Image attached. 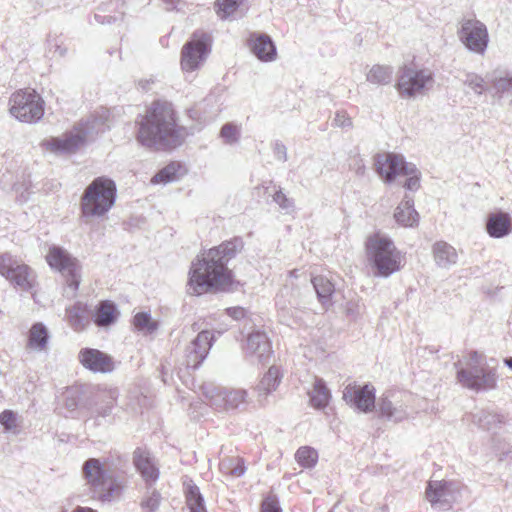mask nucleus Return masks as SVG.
<instances>
[{
    "label": "nucleus",
    "instance_id": "nucleus-1",
    "mask_svg": "<svg viewBox=\"0 0 512 512\" xmlns=\"http://www.w3.org/2000/svg\"><path fill=\"white\" fill-rule=\"evenodd\" d=\"M242 247L238 239L213 247L192 262L189 271L188 292L202 295L211 291L226 290L232 284V272L227 263Z\"/></svg>",
    "mask_w": 512,
    "mask_h": 512
},
{
    "label": "nucleus",
    "instance_id": "nucleus-41",
    "mask_svg": "<svg viewBox=\"0 0 512 512\" xmlns=\"http://www.w3.org/2000/svg\"><path fill=\"white\" fill-rule=\"evenodd\" d=\"M244 0H216L215 10L221 19H227L233 15Z\"/></svg>",
    "mask_w": 512,
    "mask_h": 512
},
{
    "label": "nucleus",
    "instance_id": "nucleus-42",
    "mask_svg": "<svg viewBox=\"0 0 512 512\" xmlns=\"http://www.w3.org/2000/svg\"><path fill=\"white\" fill-rule=\"evenodd\" d=\"M474 421L483 429L492 430L502 422L501 417L492 412L480 411L474 415Z\"/></svg>",
    "mask_w": 512,
    "mask_h": 512
},
{
    "label": "nucleus",
    "instance_id": "nucleus-16",
    "mask_svg": "<svg viewBox=\"0 0 512 512\" xmlns=\"http://www.w3.org/2000/svg\"><path fill=\"white\" fill-rule=\"evenodd\" d=\"M409 396L403 392L388 391L378 400L380 416L388 421L398 423L409 417Z\"/></svg>",
    "mask_w": 512,
    "mask_h": 512
},
{
    "label": "nucleus",
    "instance_id": "nucleus-23",
    "mask_svg": "<svg viewBox=\"0 0 512 512\" xmlns=\"http://www.w3.org/2000/svg\"><path fill=\"white\" fill-rule=\"evenodd\" d=\"M249 47L261 62H273L277 58L276 46L267 34L254 33L250 36Z\"/></svg>",
    "mask_w": 512,
    "mask_h": 512
},
{
    "label": "nucleus",
    "instance_id": "nucleus-40",
    "mask_svg": "<svg viewBox=\"0 0 512 512\" xmlns=\"http://www.w3.org/2000/svg\"><path fill=\"white\" fill-rule=\"evenodd\" d=\"M135 329L144 334H151L158 328V323L147 312H139L133 318Z\"/></svg>",
    "mask_w": 512,
    "mask_h": 512
},
{
    "label": "nucleus",
    "instance_id": "nucleus-34",
    "mask_svg": "<svg viewBox=\"0 0 512 512\" xmlns=\"http://www.w3.org/2000/svg\"><path fill=\"white\" fill-rule=\"evenodd\" d=\"M185 495L189 512H207L199 488L191 481L185 483Z\"/></svg>",
    "mask_w": 512,
    "mask_h": 512
},
{
    "label": "nucleus",
    "instance_id": "nucleus-2",
    "mask_svg": "<svg viewBox=\"0 0 512 512\" xmlns=\"http://www.w3.org/2000/svg\"><path fill=\"white\" fill-rule=\"evenodd\" d=\"M137 141L154 150H168L179 146L185 138V130L176 122L172 106L166 102H154L146 114L137 121Z\"/></svg>",
    "mask_w": 512,
    "mask_h": 512
},
{
    "label": "nucleus",
    "instance_id": "nucleus-47",
    "mask_svg": "<svg viewBox=\"0 0 512 512\" xmlns=\"http://www.w3.org/2000/svg\"><path fill=\"white\" fill-rule=\"evenodd\" d=\"M273 201L278 204L280 209L286 213H290L294 209L293 200L288 198L281 189L277 190L273 195Z\"/></svg>",
    "mask_w": 512,
    "mask_h": 512
},
{
    "label": "nucleus",
    "instance_id": "nucleus-43",
    "mask_svg": "<svg viewBox=\"0 0 512 512\" xmlns=\"http://www.w3.org/2000/svg\"><path fill=\"white\" fill-rule=\"evenodd\" d=\"M295 458L301 466L310 468L316 464L318 459V453L315 449L308 446H304L300 447L297 450Z\"/></svg>",
    "mask_w": 512,
    "mask_h": 512
},
{
    "label": "nucleus",
    "instance_id": "nucleus-31",
    "mask_svg": "<svg viewBox=\"0 0 512 512\" xmlns=\"http://www.w3.org/2000/svg\"><path fill=\"white\" fill-rule=\"evenodd\" d=\"M66 319L75 331H82L89 324L86 305L78 302L66 309Z\"/></svg>",
    "mask_w": 512,
    "mask_h": 512
},
{
    "label": "nucleus",
    "instance_id": "nucleus-48",
    "mask_svg": "<svg viewBox=\"0 0 512 512\" xmlns=\"http://www.w3.org/2000/svg\"><path fill=\"white\" fill-rule=\"evenodd\" d=\"M261 512H282L275 495H268L262 502Z\"/></svg>",
    "mask_w": 512,
    "mask_h": 512
},
{
    "label": "nucleus",
    "instance_id": "nucleus-10",
    "mask_svg": "<svg viewBox=\"0 0 512 512\" xmlns=\"http://www.w3.org/2000/svg\"><path fill=\"white\" fill-rule=\"evenodd\" d=\"M9 112L20 122L34 123L44 115V101L35 90H18L9 98Z\"/></svg>",
    "mask_w": 512,
    "mask_h": 512
},
{
    "label": "nucleus",
    "instance_id": "nucleus-36",
    "mask_svg": "<svg viewBox=\"0 0 512 512\" xmlns=\"http://www.w3.org/2000/svg\"><path fill=\"white\" fill-rule=\"evenodd\" d=\"M181 165L175 162L168 164L166 167L156 173L152 179L153 184H167L169 182L176 181L179 178L181 172Z\"/></svg>",
    "mask_w": 512,
    "mask_h": 512
},
{
    "label": "nucleus",
    "instance_id": "nucleus-21",
    "mask_svg": "<svg viewBox=\"0 0 512 512\" xmlns=\"http://www.w3.org/2000/svg\"><path fill=\"white\" fill-rule=\"evenodd\" d=\"M212 342L213 335L210 331L199 332L185 350L187 367L197 368L208 355Z\"/></svg>",
    "mask_w": 512,
    "mask_h": 512
},
{
    "label": "nucleus",
    "instance_id": "nucleus-6",
    "mask_svg": "<svg viewBox=\"0 0 512 512\" xmlns=\"http://www.w3.org/2000/svg\"><path fill=\"white\" fill-rule=\"evenodd\" d=\"M116 185L106 177L94 179L85 189L81 197V210L86 218L104 216L114 205Z\"/></svg>",
    "mask_w": 512,
    "mask_h": 512
},
{
    "label": "nucleus",
    "instance_id": "nucleus-53",
    "mask_svg": "<svg viewBox=\"0 0 512 512\" xmlns=\"http://www.w3.org/2000/svg\"><path fill=\"white\" fill-rule=\"evenodd\" d=\"M227 314L235 320L241 319L245 315V311L241 307H231L226 309Z\"/></svg>",
    "mask_w": 512,
    "mask_h": 512
},
{
    "label": "nucleus",
    "instance_id": "nucleus-52",
    "mask_svg": "<svg viewBox=\"0 0 512 512\" xmlns=\"http://www.w3.org/2000/svg\"><path fill=\"white\" fill-rule=\"evenodd\" d=\"M273 150H274V154L278 160H281V161L287 160V149L283 143H281L279 141L275 142L274 146H273Z\"/></svg>",
    "mask_w": 512,
    "mask_h": 512
},
{
    "label": "nucleus",
    "instance_id": "nucleus-49",
    "mask_svg": "<svg viewBox=\"0 0 512 512\" xmlns=\"http://www.w3.org/2000/svg\"><path fill=\"white\" fill-rule=\"evenodd\" d=\"M0 423L6 430H12L16 427V416L10 410H5L0 414Z\"/></svg>",
    "mask_w": 512,
    "mask_h": 512
},
{
    "label": "nucleus",
    "instance_id": "nucleus-5",
    "mask_svg": "<svg viewBox=\"0 0 512 512\" xmlns=\"http://www.w3.org/2000/svg\"><path fill=\"white\" fill-rule=\"evenodd\" d=\"M374 169L386 184H391L399 177H405L403 186L407 190L416 191L420 187V172L413 163L406 162L404 157L394 153H381L374 157Z\"/></svg>",
    "mask_w": 512,
    "mask_h": 512
},
{
    "label": "nucleus",
    "instance_id": "nucleus-3",
    "mask_svg": "<svg viewBox=\"0 0 512 512\" xmlns=\"http://www.w3.org/2000/svg\"><path fill=\"white\" fill-rule=\"evenodd\" d=\"M368 263L374 275L388 277L403 266V256L393 241L380 233L369 236L365 243Z\"/></svg>",
    "mask_w": 512,
    "mask_h": 512
},
{
    "label": "nucleus",
    "instance_id": "nucleus-12",
    "mask_svg": "<svg viewBox=\"0 0 512 512\" xmlns=\"http://www.w3.org/2000/svg\"><path fill=\"white\" fill-rule=\"evenodd\" d=\"M46 261L51 268L59 271L66 278L67 285L74 294L79 287L81 277V266L78 260L67 250L52 246L46 255Z\"/></svg>",
    "mask_w": 512,
    "mask_h": 512
},
{
    "label": "nucleus",
    "instance_id": "nucleus-58",
    "mask_svg": "<svg viewBox=\"0 0 512 512\" xmlns=\"http://www.w3.org/2000/svg\"><path fill=\"white\" fill-rule=\"evenodd\" d=\"M504 362L510 369H512V357L506 358Z\"/></svg>",
    "mask_w": 512,
    "mask_h": 512
},
{
    "label": "nucleus",
    "instance_id": "nucleus-37",
    "mask_svg": "<svg viewBox=\"0 0 512 512\" xmlns=\"http://www.w3.org/2000/svg\"><path fill=\"white\" fill-rule=\"evenodd\" d=\"M311 282L320 302L323 305L326 304L334 292V285L332 282L324 276H316L311 280Z\"/></svg>",
    "mask_w": 512,
    "mask_h": 512
},
{
    "label": "nucleus",
    "instance_id": "nucleus-7",
    "mask_svg": "<svg viewBox=\"0 0 512 512\" xmlns=\"http://www.w3.org/2000/svg\"><path fill=\"white\" fill-rule=\"evenodd\" d=\"M455 365L457 380L463 387L474 391L490 390L496 387V370L487 365L486 357L482 353L470 352L465 362L466 367Z\"/></svg>",
    "mask_w": 512,
    "mask_h": 512
},
{
    "label": "nucleus",
    "instance_id": "nucleus-17",
    "mask_svg": "<svg viewBox=\"0 0 512 512\" xmlns=\"http://www.w3.org/2000/svg\"><path fill=\"white\" fill-rule=\"evenodd\" d=\"M343 400L353 409L369 413L375 408V388L371 384H348L343 390Z\"/></svg>",
    "mask_w": 512,
    "mask_h": 512
},
{
    "label": "nucleus",
    "instance_id": "nucleus-4",
    "mask_svg": "<svg viewBox=\"0 0 512 512\" xmlns=\"http://www.w3.org/2000/svg\"><path fill=\"white\" fill-rule=\"evenodd\" d=\"M82 474L92 498L110 502L120 497L124 488L123 480L110 474L99 459L86 460L82 466Z\"/></svg>",
    "mask_w": 512,
    "mask_h": 512
},
{
    "label": "nucleus",
    "instance_id": "nucleus-19",
    "mask_svg": "<svg viewBox=\"0 0 512 512\" xmlns=\"http://www.w3.org/2000/svg\"><path fill=\"white\" fill-rule=\"evenodd\" d=\"M118 396L119 391L115 387H98L91 397L89 406L91 416L94 418L109 416L117 404Z\"/></svg>",
    "mask_w": 512,
    "mask_h": 512
},
{
    "label": "nucleus",
    "instance_id": "nucleus-18",
    "mask_svg": "<svg viewBox=\"0 0 512 512\" xmlns=\"http://www.w3.org/2000/svg\"><path fill=\"white\" fill-rule=\"evenodd\" d=\"M426 498L432 505L450 507L453 502L461 499V488L454 482L430 481L426 489Z\"/></svg>",
    "mask_w": 512,
    "mask_h": 512
},
{
    "label": "nucleus",
    "instance_id": "nucleus-56",
    "mask_svg": "<svg viewBox=\"0 0 512 512\" xmlns=\"http://www.w3.org/2000/svg\"><path fill=\"white\" fill-rule=\"evenodd\" d=\"M167 5V9H173L175 8L176 4L179 2V0H163Z\"/></svg>",
    "mask_w": 512,
    "mask_h": 512
},
{
    "label": "nucleus",
    "instance_id": "nucleus-38",
    "mask_svg": "<svg viewBox=\"0 0 512 512\" xmlns=\"http://www.w3.org/2000/svg\"><path fill=\"white\" fill-rule=\"evenodd\" d=\"M220 471L232 477H240L245 472L244 462L238 457H226L221 460Z\"/></svg>",
    "mask_w": 512,
    "mask_h": 512
},
{
    "label": "nucleus",
    "instance_id": "nucleus-25",
    "mask_svg": "<svg viewBox=\"0 0 512 512\" xmlns=\"http://www.w3.org/2000/svg\"><path fill=\"white\" fill-rule=\"evenodd\" d=\"M397 224L405 228H413L419 224V214L414 208L413 198L405 195L402 201L395 208L393 215Z\"/></svg>",
    "mask_w": 512,
    "mask_h": 512
},
{
    "label": "nucleus",
    "instance_id": "nucleus-11",
    "mask_svg": "<svg viewBox=\"0 0 512 512\" xmlns=\"http://www.w3.org/2000/svg\"><path fill=\"white\" fill-rule=\"evenodd\" d=\"M211 51V36L203 31L193 33L191 39L181 51V68L184 72L199 69L206 61Z\"/></svg>",
    "mask_w": 512,
    "mask_h": 512
},
{
    "label": "nucleus",
    "instance_id": "nucleus-46",
    "mask_svg": "<svg viewBox=\"0 0 512 512\" xmlns=\"http://www.w3.org/2000/svg\"><path fill=\"white\" fill-rule=\"evenodd\" d=\"M80 393L77 388H68L64 393V407L73 412L79 405Z\"/></svg>",
    "mask_w": 512,
    "mask_h": 512
},
{
    "label": "nucleus",
    "instance_id": "nucleus-30",
    "mask_svg": "<svg viewBox=\"0 0 512 512\" xmlns=\"http://www.w3.org/2000/svg\"><path fill=\"white\" fill-rule=\"evenodd\" d=\"M433 255L436 264L442 268H449L458 261L456 249L444 241H439L434 244Z\"/></svg>",
    "mask_w": 512,
    "mask_h": 512
},
{
    "label": "nucleus",
    "instance_id": "nucleus-39",
    "mask_svg": "<svg viewBox=\"0 0 512 512\" xmlns=\"http://www.w3.org/2000/svg\"><path fill=\"white\" fill-rule=\"evenodd\" d=\"M463 84L476 95H482L489 89L486 79L476 72H467Z\"/></svg>",
    "mask_w": 512,
    "mask_h": 512
},
{
    "label": "nucleus",
    "instance_id": "nucleus-14",
    "mask_svg": "<svg viewBox=\"0 0 512 512\" xmlns=\"http://www.w3.org/2000/svg\"><path fill=\"white\" fill-rule=\"evenodd\" d=\"M457 35L468 51L481 56L486 53L489 33L483 22L477 19H465L461 22Z\"/></svg>",
    "mask_w": 512,
    "mask_h": 512
},
{
    "label": "nucleus",
    "instance_id": "nucleus-9",
    "mask_svg": "<svg viewBox=\"0 0 512 512\" xmlns=\"http://www.w3.org/2000/svg\"><path fill=\"white\" fill-rule=\"evenodd\" d=\"M434 74L429 68L403 65L397 72L395 88L404 99L425 95L434 86Z\"/></svg>",
    "mask_w": 512,
    "mask_h": 512
},
{
    "label": "nucleus",
    "instance_id": "nucleus-28",
    "mask_svg": "<svg viewBox=\"0 0 512 512\" xmlns=\"http://www.w3.org/2000/svg\"><path fill=\"white\" fill-rule=\"evenodd\" d=\"M489 83L498 97H502L504 94H512V72L507 69H494L490 73Z\"/></svg>",
    "mask_w": 512,
    "mask_h": 512
},
{
    "label": "nucleus",
    "instance_id": "nucleus-44",
    "mask_svg": "<svg viewBox=\"0 0 512 512\" xmlns=\"http://www.w3.org/2000/svg\"><path fill=\"white\" fill-rule=\"evenodd\" d=\"M220 136L225 143L234 144L240 138V127L233 123H227L221 128Z\"/></svg>",
    "mask_w": 512,
    "mask_h": 512
},
{
    "label": "nucleus",
    "instance_id": "nucleus-26",
    "mask_svg": "<svg viewBox=\"0 0 512 512\" xmlns=\"http://www.w3.org/2000/svg\"><path fill=\"white\" fill-rule=\"evenodd\" d=\"M486 230L493 238L505 237L512 231V218L508 213H492L488 216Z\"/></svg>",
    "mask_w": 512,
    "mask_h": 512
},
{
    "label": "nucleus",
    "instance_id": "nucleus-51",
    "mask_svg": "<svg viewBox=\"0 0 512 512\" xmlns=\"http://www.w3.org/2000/svg\"><path fill=\"white\" fill-rule=\"evenodd\" d=\"M334 123L338 127H349L351 126V119L343 111L337 112L334 118Z\"/></svg>",
    "mask_w": 512,
    "mask_h": 512
},
{
    "label": "nucleus",
    "instance_id": "nucleus-59",
    "mask_svg": "<svg viewBox=\"0 0 512 512\" xmlns=\"http://www.w3.org/2000/svg\"><path fill=\"white\" fill-rule=\"evenodd\" d=\"M290 277H297V271L296 270H293V271H290Z\"/></svg>",
    "mask_w": 512,
    "mask_h": 512
},
{
    "label": "nucleus",
    "instance_id": "nucleus-32",
    "mask_svg": "<svg viewBox=\"0 0 512 512\" xmlns=\"http://www.w3.org/2000/svg\"><path fill=\"white\" fill-rule=\"evenodd\" d=\"M309 398L314 408L323 409L328 405L331 399V393L323 379H315L313 388L309 392Z\"/></svg>",
    "mask_w": 512,
    "mask_h": 512
},
{
    "label": "nucleus",
    "instance_id": "nucleus-54",
    "mask_svg": "<svg viewBox=\"0 0 512 512\" xmlns=\"http://www.w3.org/2000/svg\"><path fill=\"white\" fill-rule=\"evenodd\" d=\"M66 48L62 47L60 44L55 43L51 48L50 52L54 55H58L59 57H63L66 54Z\"/></svg>",
    "mask_w": 512,
    "mask_h": 512
},
{
    "label": "nucleus",
    "instance_id": "nucleus-22",
    "mask_svg": "<svg viewBox=\"0 0 512 512\" xmlns=\"http://www.w3.org/2000/svg\"><path fill=\"white\" fill-rule=\"evenodd\" d=\"M78 357L80 363L94 373H108L114 369L112 358L100 350L84 348Z\"/></svg>",
    "mask_w": 512,
    "mask_h": 512
},
{
    "label": "nucleus",
    "instance_id": "nucleus-24",
    "mask_svg": "<svg viewBox=\"0 0 512 512\" xmlns=\"http://www.w3.org/2000/svg\"><path fill=\"white\" fill-rule=\"evenodd\" d=\"M133 461L137 471L148 485L153 484L159 477V470L155 459L144 449L137 448L133 454Z\"/></svg>",
    "mask_w": 512,
    "mask_h": 512
},
{
    "label": "nucleus",
    "instance_id": "nucleus-33",
    "mask_svg": "<svg viewBox=\"0 0 512 512\" xmlns=\"http://www.w3.org/2000/svg\"><path fill=\"white\" fill-rule=\"evenodd\" d=\"M48 330L42 323L32 325L28 335L27 347L35 351H43L48 343Z\"/></svg>",
    "mask_w": 512,
    "mask_h": 512
},
{
    "label": "nucleus",
    "instance_id": "nucleus-60",
    "mask_svg": "<svg viewBox=\"0 0 512 512\" xmlns=\"http://www.w3.org/2000/svg\"><path fill=\"white\" fill-rule=\"evenodd\" d=\"M62 512H77V507H76L74 510H72V511L64 510V511H62Z\"/></svg>",
    "mask_w": 512,
    "mask_h": 512
},
{
    "label": "nucleus",
    "instance_id": "nucleus-13",
    "mask_svg": "<svg viewBox=\"0 0 512 512\" xmlns=\"http://www.w3.org/2000/svg\"><path fill=\"white\" fill-rule=\"evenodd\" d=\"M0 275L22 291H29L35 285L32 269L8 252L0 254Z\"/></svg>",
    "mask_w": 512,
    "mask_h": 512
},
{
    "label": "nucleus",
    "instance_id": "nucleus-45",
    "mask_svg": "<svg viewBox=\"0 0 512 512\" xmlns=\"http://www.w3.org/2000/svg\"><path fill=\"white\" fill-rule=\"evenodd\" d=\"M161 502L160 493L153 489L147 492V495L143 498L141 502V507L145 509L147 512H154L158 509Z\"/></svg>",
    "mask_w": 512,
    "mask_h": 512
},
{
    "label": "nucleus",
    "instance_id": "nucleus-15",
    "mask_svg": "<svg viewBox=\"0 0 512 512\" xmlns=\"http://www.w3.org/2000/svg\"><path fill=\"white\" fill-rule=\"evenodd\" d=\"M205 398L217 411H230L246 403L248 393L245 389L210 387L204 391Z\"/></svg>",
    "mask_w": 512,
    "mask_h": 512
},
{
    "label": "nucleus",
    "instance_id": "nucleus-57",
    "mask_svg": "<svg viewBox=\"0 0 512 512\" xmlns=\"http://www.w3.org/2000/svg\"><path fill=\"white\" fill-rule=\"evenodd\" d=\"M77 512H97L96 510L89 507L77 506Z\"/></svg>",
    "mask_w": 512,
    "mask_h": 512
},
{
    "label": "nucleus",
    "instance_id": "nucleus-27",
    "mask_svg": "<svg viewBox=\"0 0 512 512\" xmlns=\"http://www.w3.org/2000/svg\"><path fill=\"white\" fill-rule=\"evenodd\" d=\"M282 374L276 366H271L267 373L262 377L255 390L258 401L262 402L267 396L275 391L281 383Z\"/></svg>",
    "mask_w": 512,
    "mask_h": 512
},
{
    "label": "nucleus",
    "instance_id": "nucleus-20",
    "mask_svg": "<svg viewBox=\"0 0 512 512\" xmlns=\"http://www.w3.org/2000/svg\"><path fill=\"white\" fill-rule=\"evenodd\" d=\"M246 357L253 363L266 364L272 355L271 343L264 332L249 334L245 347Z\"/></svg>",
    "mask_w": 512,
    "mask_h": 512
},
{
    "label": "nucleus",
    "instance_id": "nucleus-50",
    "mask_svg": "<svg viewBox=\"0 0 512 512\" xmlns=\"http://www.w3.org/2000/svg\"><path fill=\"white\" fill-rule=\"evenodd\" d=\"M350 169L353 170L356 175L364 176L366 172V165L364 160L359 156H354L349 164Z\"/></svg>",
    "mask_w": 512,
    "mask_h": 512
},
{
    "label": "nucleus",
    "instance_id": "nucleus-8",
    "mask_svg": "<svg viewBox=\"0 0 512 512\" xmlns=\"http://www.w3.org/2000/svg\"><path fill=\"white\" fill-rule=\"evenodd\" d=\"M96 124L95 119L80 121L62 135L45 139L42 145L45 150L54 154H74L98 133Z\"/></svg>",
    "mask_w": 512,
    "mask_h": 512
},
{
    "label": "nucleus",
    "instance_id": "nucleus-29",
    "mask_svg": "<svg viewBox=\"0 0 512 512\" xmlns=\"http://www.w3.org/2000/svg\"><path fill=\"white\" fill-rule=\"evenodd\" d=\"M119 316L116 305L109 300L101 301L95 309L93 321L98 327H108L114 324Z\"/></svg>",
    "mask_w": 512,
    "mask_h": 512
},
{
    "label": "nucleus",
    "instance_id": "nucleus-35",
    "mask_svg": "<svg viewBox=\"0 0 512 512\" xmlns=\"http://www.w3.org/2000/svg\"><path fill=\"white\" fill-rule=\"evenodd\" d=\"M393 77V68L387 65H373L366 74V80L372 84H390Z\"/></svg>",
    "mask_w": 512,
    "mask_h": 512
},
{
    "label": "nucleus",
    "instance_id": "nucleus-55",
    "mask_svg": "<svg viewBox=\"0 0 512 512\" xmlns=\"http://www.w3.org/2000/svg\"><path fill=\"white\" fill-rule=\"evenodd\" d=\"M284 297V292L282 291L280 295L277 296V299H276V305L280 308V309H285L286 308V304H285V301L282 300V298Z\"/></svg>",
    "mask_w": 512,
    "mask_h": 512
}]
</instances>
